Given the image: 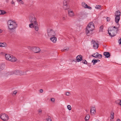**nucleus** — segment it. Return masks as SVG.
Masks as SVG:
<instances>
[{
    "label": "nucleus",
    "instance_id": "43",
    "mask_svg": "<svg viewBox=\"0 0 121 121\" xmlns=\"http://www.w3.org/2000/svg\"><path fill=\"white\" fill-rule=\"evenodd\" d=\"M118 42L119 44H121V38L119 40Z\"/></svg>",
    "mask_w": 121,
    "mask_h": 121
},
{
    "label": "nucleus",
    "instance_id": "44",
    "mask_svg": "<svg viewBox=\"0 0 121 121\" xmlns=\"http://www.w3.org/2000/svg\"><path fill=\"white\" fill-rule=\"evenodd\" d=\"M65 17H62V19L63 20H65Z\"/></svg>",
    "mask_w": 121,
    "mask_h": 121
},
{
    "label": "nucleus",
    "instance_id": "39",
    "mask_svg": "<svg viewBox=\"0 0 121 121\" xmlns=\"http://www.w3.org/2000/svg\"><path fill=\"white\" fill-rule=\"evenodd\" d=\"M65 94L67 96H69L70 95V94L69 92H67Z\"/></svg>",
    "mask_w": 121,
    "mask_h": 121
},
{
    "label": "nucleus",
    "instance_id": "13",
    "mask_svg": "<svg viewBox=\"0 0 121 121\" xmlns=\"http://www.w3.org/2000/svg\"><path fill=\"white\" fill-rule=\"evenodd\" d=\"M90 112L92 115L95 114L96 113L95 108L94 107H92L91 108Z\"/></svg>",
    "mask_w": 121,
    "mask_h": 121
},
{
    "label": "nucleus",
    "instance_id": "52",
    "mask_svg": "<svg viewBox=\"0 0 121 121\" xmlns=\"http://www.w3.org/2000/svg\"><path fill=\"white\" fill-rule=\"evenodd\" d=\"M0 118L1 119V115L0 116Z\"/></svg>",
    "mask_w": 121,
    "mask_h": 121
},
{
    "label": "nucleus",
    "instance_id": "46",
    "mask_svg": "<svg viewBox=\"0 0 121 121\" xmlns=\"http://www.w3.org/2000/svg\"><path fill=\"white\" fill-rule=\"evenodd\" d=\"M115 102L116 103L118 104L119 103V102H117V100L115 101Z\"/></svg>",
    "mask_w": 121,
    "mask_h": 121
},
{
    "label": "nucleus",
    "instance_id": "7",
    "mask_svg": "<svg viewBox=\"0 0 121 121\" xmlns=\"http://www.w3.org/2000/svg\"><path fill=\"white\" fill-rule=\"evenodd\" d=\"M30 50L35 53H37L40 51V49L38 47H35L31 48Z\"/></svg>",
    "mask_w": 121,
    "mask_h": 121
},
{
    "label": "nucleus",
    "instance_id": "21",
    "mask_svg": "<svg viewBox=\"0 0 121 121\" xmlns=\"http://www.w3.org/2000/svg\"><path fill=\"white\" fill-rule=\"evenodd\" d=\"M121 12L119 10H118L115 13V16H120Z\"/></svg>",
    "mask_w": 121,
    "mask_h": 121
},
{
    "label": "nucleus",
    "instance_id": "31",
    "mask_svg": "<svg viewBox=\"0 0 121 121\" xmlns=\"http://www.w3.org/2000/svg\"><path fill=\"white\" fill-rule=\"evenodd\" d=\"M101 6L100 5H97L96 6L95 8L96 9H100L101 8Z\"/></svg>",
    "mask_w": 121,
    "mask_h": 121
},
{
    "label": "nucleus",
    "instance_id": "25",
    "mask_svg": "<svg viewBox=\"0 0 121 121\" xmlns=\"http://www.w3.org/2000/svg\"><path fill=\"white\" fill-rule=\"evenodd\" d=\"M1 15H3L6 13V12L4 10H0Z\"/></svg>",
    "mask_w": 121,
    "mask_h": 121
},
{
    "label": "nucleus",
    "instance_id": "35",
    "mask_svg": "<svg viewBox=\"0 0 121 121\" xmlns=\"http://www.w3.org/2000/svg\"><path fill=\"white\" fill-rule=\"evenodd\" d=\"M82 63L84 64H87V61L85 60H82Z\"/></svg>",
    "mask_w": 121,
    "mask_h": 121
},
{
    "label": "nucleus",
    "instance_id": "4",
    "mask_svg": "<svg viewBox=\"0 0 121 121\" xmlns=\"http://www.w3.org/2000/svg\"><path fill=\"white\" fill-rule=\"evenodd\" d=\"M27 71H22L20 70H15L13 71L10 72L9 75H11L14 74L16 75H26Z\"/></svg>",
    "mask_w": 121,
    "mask_h": 121
},
{
    "label": "nucleus",
    "instance_id": "17",
    "mask_svg": "<svg viewBox=\"0 0 121 121\" xmlns=\"http://www.w3.org/2000/svg\"><path fill=\"white\" fill-rule=\"evenodd\" d=\"M50 39L53 43H55L56 42L57 39L55 36L52 37L50 38Z\"/></svg>",
    "mask_w": 121,
    "mask_h": 121
},
{
    "label": "nucleus",
    "instance_id": "22",
    "mask_svg": "<svg viewBox=\"0 0 121 121\" xmlns=\"http://www.w3.org/2000/svg\"><path fill=\"white\" fill-rule=\"evenodd\" d=\"M82 6L85 8H86L87 7H88V5L86 4L85 2H83L82 3Z\"/></svg>",
    "mask_w": 121,
    "mask_h": 121
},
{
    "label": "nucleus",
    "instance_id": "36",
    "mask_svg": "<svg viewBox=\"0 0 121 121\" xmlns=\"http://www.w3.org/2000/svg\"><path fill=\"white\" fill-rule=\"evenodd\" d=\"M110 18L109 17H107V22H109L110 20Z\"/></svg>",
    "mask_w": 121,
    "mask_h": 121
},
{
    "label": "nucleus",
    "instance_id": "28",
    "mask_svg": "<svg viewBox=\"0 0 121 121\" xmlns=\"http://www.w3.org/2000/svg\"><path fill=\"white\" fill-rule=\"evenodd\" d=\"M90 117L89 115H86V116L85 120L86 121H87L88 120Z\"/></svg>",
    "mask_w": 121,
    "mask_h": 121
},
{
    "label": "nucleus",
    "instance_id": "34",
    "mask_svg": "<svg viewBox=\"0 0 121 121\" xmlns=\"http://www.w3.org/2000/svg\"><path fill=\"white\" fill-rule=\"evenodd\" d=\"M17 92L16 91H15L13 92L12 95L13 96H14L13 95H15L17 93Z\"/></svg>",
    "mask_w": 121,
    "mask_h": 121
},
{
    "label": "nucleus",
    "instance_id": "19",
    "mask_svg": "<svg viewBox=\"0 0 121 121\" xmlns=\"http://www.w3.org/2000/svg\"><path fill=\"white\" fill-rule=\"evenodd\" d=\"M7 46V44L5 43H0V47H5Z\"/></svg>",
    "mask_w": 121,
    "mask_h": 121
},
{
    "label": "nucleus",
    "instance_id": "54",
    "mask_svg": "<svg viewBox=\"0 0 121 121\" xmlns=\"http://www.w3.org/2000/svg\"><path fill=\"white\" fill-rule=\"evenodd\" d=\"M1 15V14H0V15Z\"/></svg>",
    "mask_w": 121,
    "mask_h": 121
},
{
    "label": "nucleus",
    "instance_id": "2",
    "mask_svg": "<svg viewBox=\"0 0 121 121\" xmlns=\"http://www.w3.org/2000/svg\"><path fill=\"white\" fill-rule=\"evenodd\" d=\"M118 30V29L117 27L112 26L109 27L108 32L110 36L113 37L116 35Z\"/></svg>",
    "mask_w": 121,
    "mask_h": 121
},
{
    "label": "nucleus",
    "instance_id": "18",
    "mask_svg": "<svg viewBox=\"0 0 121 121\" xmlns=\"http://www.w3.org/2000/svg\"><path fill=\"white\" fill-rule=\"evenodd\" d=\"M104 55L107 58L109 57L110 56V53L108 52H104Z\"/></svg>",
    "mask_w": 121,
    "mask_h": 121
},
{
    "label": "nucleus",
    "instance_id": "47",
    "mask_svg": "<svg viewBox=\"0 0 121 121\" xmlns=\"http://www.w3.org/2000/svg\"><path fill=\"white\" fill-rule=\"evenodd\" d=\"M11 3L12 4H14V2L12 0V1Z\"/></svg>",
    "mask_w": 121,
    "mask_h": 121
},
{
    "label": "nucleus",
    "instance_id": "40",
    "mask_svg": "<svg viewBox=\"0 0 121 121\" xmlns=\"http://www.w3.org/2000/svg\"><path fill=\"white\" fill-rule=\"evenodd\" d=\"M86 8H87L89 9H92V8L90 7V6H88V7H86Z\"/></svg>",
    "mask_w": 121,
    "mask_h": 121
},
{
    "label": "nucleus",
    "instance_id": "24",
    "mask_svg": "<svg viewBox=\"0 0 121 121\" xmlns=\"http://www.w3.org/2000/svg\"><path fill=\"white\" fill-rule=\"evenodd\" d=\"M103 26L102 25L99 28V32H102L103 31Z\"/></svg>",
    "mask_w": 121,
    "mask_h": 121
},
{
    "label": "nucleus",
    "instance_id": "38",
    "mask_svg": "<svg viewBox=\"0 0 121 121\" xmlns=\"http://www.w3.org/2000/svg\"><path fill=\"white\" fill-rule=\"evenodd\" d=\"M117 102H119V104L120 105H121V100L120 99H119L117 100Z\"/></svg>",
    "mask_w": 121,
    "mask_h": 121
},
{
    "label": "nucleus",
    "instance_id": "50",
    "mask_svg": "<svg viewBox=\"0 0 121 121\" xmlns=\"http://www.w3.org/2000/svg\"><path fill=\"white\" fill-rule=\"evenodd\" d=\"M96 60H97V62H99V61H100V60H98V59Z\"/></svg>",
    "mask_w": 121,
    "mask_h": 121
},
{
    "label": "nucleus",
    "instance_id": "48",
    "mask_svg": "<svg viewBox=\"0 0 121 121\" xmlns=\"http://www.w3.org/2000/svg\"><path fill=\"white\" fill-rule=\"evenodd\" d=\"M117 121H120V120L119 119H118L117 120Z\"/></svg>",
    "mask_w": 121,
    "mask_h": 121
},
{
    "label": "nucleus",
    "instance_id": "3",
    "mask_svg": "<svg viewBox=\"0 0 121 121\" xmlns=\"http://www.w3.org/2000/svg\"><path fill=\"white\" fill-rule=\"evenodd\" d=\"M7 24L8 28L10 30H13L17 27V24L14 21L9 20Z\"/></svg>",
    "mask_w": 121,
    "mask_h": 121
},
{
    "label": "nucleus",
    "instance_id": "20",
    "mask_svg": "<svg viewBox=\"0 0 121 121\" xmlns=\"http://www.w3.org/2000/svg\"><path fill=\"white\" fill-rule=\"evenodd\" d=\"M116 16L115 18V22L117 23L119 22L120 19V16Z\"/></svg>",
    "mask_w": 121,
    "mask_h": 121
},
{
    "label": "nucleus",
    "instance_id": "12",
    "mask_svg": "<svg viewBox=\"0 0 121 121\" xmlns=\"http://www.w3.org/2000/svg\"><path fill=\"white\" fill-rule=\"evenodd\" d=\"M87 27L93 30L95 28V26L93 23L92 22H90L87 26Z\"/></svg>",
    "mask_w": 121,
    "mask_h": 121
},
{
    "label": "nucleus",
    "instance_id": "42",
    "mask_svg": "<svg viewBox=\"0 0 121 121\" xmlns=\"http://www.w3.org/2000/svg\"><path fill=\"white\" fill-rule=\"evenodd\" d=\"M47 121H52L51 119L50 118H48L47 119Z\"/></svg>",
    "mask_w": 121,
    "mask_h": 121
},
{
    "label": "nucleus",
    "instance_id": "8",
    "mask_svg": "<svg viewBox=\"0 0 121 121\" xmlns=\"http://www.w3.org/2000/svg\"><path fill=\"white\" fill-rule=\"evenodd\" d=\"M91 56L95 58H97L100 59L102 58V55L99 54L98 52H96L95 53H93L91 55Z\"/></svg>",
    "mask_w": 121,
    "mask_h": 121
},
{
    "label": "nucleus",
    "instance_id": "53",
    "mask_svg": "<svg viewBox=\"0 0 121 121\" xmlns=\"http://www.w3.org/2000/svg\"><path fill=\"white\" fill-rule=\"evenodd\" d=\"M18 1H19L20 0H17Z\"/></svg>",
    "mask_w": 121,
    "mask_h": 121
},
{
    "label": "nucleus",
    "instance_id": "41",
    "mask_svg": "<svg viewBox=\"0 0 121 121\" xmlns=\"http://www.w3.org/2000/svg\"><path fill=\"white\" fill-rule=\"evenodd\" d=\"M20 3L23 4V2L21 0H20L19 1H18Z\"/></svg>",
    "mask_w": 121,
    "mask_h": 121
},
{
    "label": "nucleus",
    "instance_id": "9",
    "mask_svg": "<svg viewBox=\"0 0 121 121\" xmlns=\"http://www.w3.org/2000/svg\"><path fill=\"white\" fill-rule=\"evenodd\" d=\"M93 30H92L86 27V35L88 36H90L92 34V31Z\"/></svg>",
    "mask_w": 121,
    "mask_h": 121
},
{
    "label": "nucleus",
    "instance_id": "51",
    "mask_svg": "<svg viewBox=\"0 0 121 121\" xmlns=\"http://www.w3.org/2000/svg\"><path fill=\"white\" fill-rule=\"evenodd\" d=\"M110 121H113V120H112V119H110Z\"/></svg>",
    "mask_w": 121,
    "mask_h": 121
},
{
    "label": "nucleus",
    "instance_id": "37",
    "mask_svg": "<svg viewBox=\"0 0 121 121\" xmlns=\"http://www.w3.org/2000/svg\"><path fill=\"white\" fill-rule=\"evenodd\" d=\"M55 99L54 98H52L51 99V100L53 102H54L55 101Z\"/></svg>",
    "mask_w": 121,
    "mask_h": 121
},
{
    "label": "nucleus",
    "instance_id": "32",
    "mask_svg": "<svg viewBox=\"0 0 121 121\" xmlns=\"http://www.w3.org/2000/svg\"><path fill=\"white\" fill-rule=\"evenodd\" d=\"M38 114L39 115H40L41 114L42 112V110L41 109H39L38 110Z\"/></svg>",
    "mask_w": 121,
    "mask_h": 121
},
{
    "label": "nucleus",
    "instance_id": "11",
    "mask_svg": "<svg viewBox=\"0 0 121 121\" xmlns=\"http://www.w3.org/2000/svg\"><path fill=\"white\" fill-rule=\"evenodd\" d=\"M9 119L8 116L5 113L1 114V119L3 120L6 121Z\"/></svg>",
    "mask_w": 121,
    "mask_h": 121
},
{
    "label": "nucleus",
    "instance_id": "23",
    "mask_svg": "<svg viewBox=\"0 0 121 121\" xmlns=\"http://www.w3.org/2000/svg\"><path fill=\"white\" fill-rule=\"evenodd\" d=\"M69 6L68 5H64L63 8L65 10H66L69 8Z\"/></svg>",
    "mask_w": 121,
    "mask_h": 121
},
{
    "label": "nucleus",
    "instance_id": "10",
    "mask_svg": "<svg viewBox=\"0 0 121 121\" xmlns=\"http://www.w3.org/2000/svg\"><path fill=\"white\" fill-rule=\"evenodd\" d=\"M91 43L93 45V47L94 49H96L98 48L99 47L98 44L96 42L95 40H92Z\"/></svg>",
    "mask_w": 121,
    "mask_h": 121
},
{
    "label": "nucleus",
    "instance_id": "6",
    "mask_svg": "<svg viewBox=\"0 0 121 121\" xmlns=\"http://www.w3.org/2000/svg\"><path fill=\"white\" fill-rule=\"evenodd\" d=\"M48 35L50 37L55 36L56 34L54 31L52 30L48 29L47 30Z\"/></svg>",
    "mask_w": 121,
    "mask_h": 121
},
{
    "label": "nucleus",
    "instance_id": "29",
    "mask_svg": "<svg viewBox=\"0 0 121 121\" xmlns=\"http://www.w3.org/2000/svg\"><path fill=\"white\" fill-rule=\"evenodd\" d=\"M114 113L113 112H112L111 113V117H110L111 118V119H113L114 117Z\"/></svg>",
    "mask_w": 121,
    "mask_h": 121
},
{
    "label": "nucleus",
    "instance_id": "1",
    "mask_svg": "<svg viewBox=\"0 0 121 121\" xmlns=\"http://www.w3.org/2000/svg\"><path fill=\"white\" fill-rule=\"evenodd\" d=\"M29 19L31 24H29V26L30 28H34L36 31L39 29V25L36 21V19L33 14H30L29 16Z\"/></svg>",
    "mask_w": 121,
    "mask_h": 121
},
{
    "label": "nucleus",
    "instance_id": "33",
    "mask_svg": "<svg viewBox=\"0 0 121 121\" xmlns=\"http://www.w3.org/2000/svg\"><path fill=\"white\" fill-rule=\"evenodd\" d=\"M67 109L69 110H70L71 109V106L70 105H68L67 106Z\"/></svg>",
    "mask_w": 121,
    "mask_h": 121
},
{
    "label": "nucleus",
    "instance_id": "5",
    "mask_svg": "<svg viewBox=\"0 0 121 121\" xmlns=\"http://www.w3.org/2000/svg\"><path fill=\"white\" fill-rule=\"evenodd\" d=\"M5 57L7 60L12 62H16L17 60V59L15 57L8 54L5 55Z\"/></svg>",
    "mask_w": 121,
    "mask_h": 121
},
{
    "label": "nucleus",
    "instance_id": "26",
    "mask_svg": "<svg viewBox=\"0 0 121 121\" xmlns=\"http://www.w3.org/2000/svg\"><path fill=\"white\" fill-rule=\"evenodd\" d=\"M68 1L67 0H64L63 1L64 5H68Z\"/></svg>",
    "mask_w": 121,
    "mask_h": 121
},
{
    "label": "nucleus",
    "instance_id": "30",
    "mask_svg": "<svg viewBox=\"0 0 121 121\" xmlns=\"http://www.w3.org/2000/svg\"><path fill=\"white\" fill-rule=\"evenodd\" d=\"M69 47H66L62 51H62H68L69 50Z\"/></svg>",
    "mask_w": 121,
    "mask_h": 121
},
{
    "label": "nucleus",
    "instance_id": "16",
    "mask_svg": "<svg viewBox=\"0 0 121 121\" xmlns=\"http://www.w3.org/2000/svg\"><path fill=\"white\" fill-rule=\"evenodd\" d=\"M5 66V65L4 64H0V72L2 71L4 69Z\"/></svg>",
    "mask_w": 121,
    "mask_h": 121
},
{
    "label": "nucleus",
    "instance_id": "14",
    "mask_svg": "<svg viewBox=\"0 0 121 121\" xmlns=\"http://www.w3.org/2000/svg\"><path fill=\"white\" fill-rule=\"evenodd\" d=\"M76 59L77 62L80 61L82 60V56L81 55H79L76 57Z\"/></svg>",
    "mask_w": 121,
    "mask_h": 121
},
{
    "label": "nucleus",
    "instance_id": "15",
    "mask_svg": "<svg viewBox=\"0 0 121 121\" xmlns=\"http://www.w3.org/2000/svg\"><path fill=\"white\" fill-rule=\"evenodd\" d=\"M68 12L69 16V17H73L74 16V14L73 11L69 10Z\"/></svg>",
    "mask_w": 121,
    "mask_h": 121
},
{
    "label": "nucleus",
    "instance_id": "49",
    "mask_svg": "<svg viewBox=\"0 0 121 121\" xmlns=\"http://www.w3.org/2000/svg\"><path fill=\"white\" fill-rule=\"evenodd\" d=\"M2 30L0 29V33L2 32Z\"/></svg>",
    "mask_w": 121,
    "mask_h": 121
},
{
    "label": "nucleus",
    "instance_id": "45",
    "mask_svg": "<svg viewBox=\"0 0 121 121\" xmlns=\"http://www.w3.org/2000/svg\"><path fill=\"white\" fill-rule=\"evenodd\" d=\"M40 91L41 93H42L43 92V89H41L40 90Z\"/></svg>",
    "mask_w": 121,
    "mask_h": 121
},
{
    "label": "nucleus",
    "instance_id": "27",
    "mask_svg": "<svg viewBox=\"0 0 121 121\" xmlns=\"http://www.w3.org/2000/svg\"><path fill=\"white\" fill-rule=\"evenodd\" d=\"M92 62L93 63V64L94 65L95 64V63L97 62L96 60H95L94 59L92 61Z\"/></svg>",
    "mask_w": 121,
    "mask_h": 121
}]
</instances>
